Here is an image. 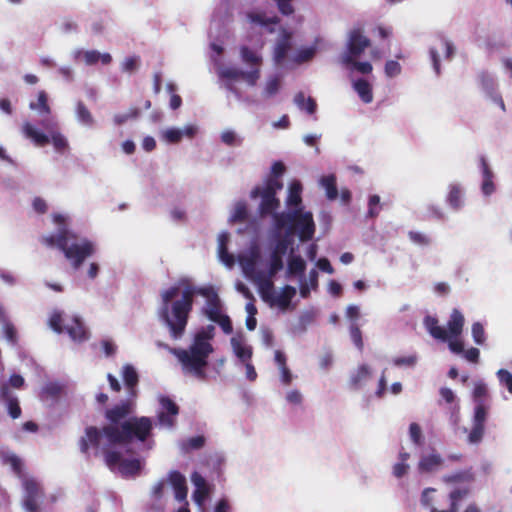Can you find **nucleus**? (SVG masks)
I'll return each instance as SVG.
<instances>
[{
    "label": "nucleus",
    "mask_w": 512,
    "mask_h": 512,
    "mask_svg": "<svg viewBox=\"0 0 512 512\" xmlns=\"http://www.w3.org/2000/svg\"><path fill=\"white\" fill-rule=\"evenodd\" d=\"M246 22L254 27L269 28L272 25L280 24V17L274 12L263 10L249 11L245 14Z\"/></svg>",
    "instance_id": "obj_12"
},
{
    "label": "nucleus",
    "mask_w": 512,
    "mask_h": 512,
    "mask_svg": "<svg viewBox=\"0 0 512 512\" xmlns=\"http://www.w3.org/2000/svg\"><path fill=\"white\" fill-rule=\"evenodd\" d=\"M62 392V387L57 383H48L43 388V393L51 399H57Z\"/></svg>",
    "instance_id": "obj_64"
},
{
    "label": "nucleus",
    "mask_w": 512,
    "mask_h": 512,
    "mask_svg": "<svg viewBox=\"0 0 512 512\" xmlns=\"http://www.w3.org/2000/svg\"><path fill=\"white\" fill-rule=\"evenodd\" d=\"M353 87L364 103L373 101L372 86L367 80L360 78L354 82Z\"/></svg>",
    "instance_id": "obj_30"
},
{
    "label": "nucleus",
    "mask_w": 512,
    "mask_h": 512,
    "mask_svg": "<svg viewBox=\"0 0 512 512\" xmlns=\"http://www.w3.org/2000/svg\"><path fill=\"white\" fill-rule=\"evenodd\" d=\"M472 337L476 344L483 345L486 340L485 330L480 322H475L472 325Z\"/></svg>",
    "instance_id": "obj_54"
},
{
    "label": "nucleus",
    "mask_w": 512,
    "mask_h": 512,
    "mask_svg": "<svg viewBox=\"0 0 512 512\" xmlns=\"http://www.w3.org/2000/svg\"><path fill=\"white\" fill-rule=\"evenodd\" d=\"M286 170L285 165L281 161H276L271 167V174L266 179H274L278 183H283L280 177Z\"/></svg>",
    "instance_id": "obj_57"
},
{
    "label": "nucleus",
    "mask_w": 512,
    "mask_h": 512,
    "mask_svg": "<svg viewBox=\"0 0 512 512\" xmlns=\"http://www.w3.org/2000/svg\"><path fill=\"white\" fill-rule=\"evenodd\" d=\"M169 482L174 490L175 499L182 503L187 502V482L186 478L179 471H171L168 476Z\"/></svg>",
    "instance_id": "obj_16"
},
{
    "label": "nucleus",
    "mask_w": 512,
    "mask_h": 512,
    "mask_svg": "<svg viewBox=\"0 0 512 512\" xmlns=\"http://www.w3.org/2000/svg\"><path fill=\"white\" fill-rule=\"evenodd\" d=\"M274 223L277 229L286 228L288 235L297 233L302 242L310 241L315 234L313 215L309 211L304 212L302 208L275 214Z\"/></svg>",
    "instance_id": "obj_5"
},
{
    "label": "nucleus",
    "mask_w": 512,
    "mask_h": 512,
    "mask_svg": "<svg viewBox=\"0 0 512 512\" xmlns=\"http://www.w3.org/2000/svg\"><path fill=\"white\" fill-rule=\"evenodd\" d=\"M66 332L75 341H84L88 339V332L78 318H74L72 323L66 326Z\"/></svg>",
    "instance_id": "obj_28"
},
{
    "label": "nucleus",
    "mask_w": 512,
    "mask_h": 512,
    "mask_svg": "<svg viewBox=\"0 0 512 512\" xmlns=\"http://www.w3.org/2000/svg\"><path fill=\"white\" fill-rule=\"evenodd\" d=\"M260 294H261V297L262 299L269 303L270 305L272 304V301H273V298H274V293H273V283L272 281L270 280H266L265 282H263L260 286Z\"/></svg>",
    "instance_id": "obj_53"
},
{
    "label": "nucleus",
    "mask_w": 512,
    "mask_h": 512,
    "mask_svg": "<svg viewBox=\"0 0 512 512\" xmlns=\"http://www.w3.org/2000/svg\"><path fill=\"white\" fill-rule=\"evenodd\" d=\"M248 218L247 206L244 202H239L236 204L234 213L231 217V221L233 222H244Z\"/></svg>",
    "instance_id": "obj_49"
},
{
    "label": "nucleus",
    "mask_w": 512,
    "mask_h": 512,
    "mask_svg": "<svg viewBox=\"0 0 512 512\" xmlns=\"http://www.w3.org/2000/svg\"><path fill=\"white\" fill-rule=\"evenodd\" d=\"M76 116L77 119L86 126H92L94 124L93 116L83 101H78L76 104Z\"/></svg>",
    "instance_id": "obj_43"
},
{
    "label": "nucleus",
    "mask_w": 512,
    "mask_h": 512,
    "mask_svg": "<svg viewBox=\"0 0 512 512\" xmlns=\"http://www.w3.org/2000/svg\"><path fill=\"white\" fill-rule=\"evenodd\" d=\"M199 293L202 296L207 297L208 299V308H216L220 307V300L217 293L213 290V288H203L199 290Z\"/></svg>",
    "instance_id": "obj_51"
},
{
    "label": "nucleus",
    "mask_w": 512,
    "mask_h": 512,
    "mask_svg": "<svg viewBox=\"0 0 512 512\" xmlns=\"http://www.w3.org/2000/svg\"><path fill=\"white\" fill-rule=\"evenodd\" d=\"M23 485L25 491L24 508L27 512H38V500L43 494L40 485L33 479H26Z\"/></svg>",
    "instance_id": "obj_11"
},
{
    "label": "nucleus",
    "mask_w": 512,
    "mask_h": 512,
    "mask_svg": "<svg viewBox=\"0 0 512 512\" xmlns=\"http://www.w3.org/2000/svg\"><path fill=\"white\" fill-rule=\"evenodd\" d=\"M220 76L225 79L230 80H244L248 85L254 86L256 85L258 79L260 78V69L253 68L250 71H243L236 67H226L221 70Z\"/></svg>",
    "instance_id": "obj_13"
},
{
    "label": "nucleus",
    "mask_w": 512,
    "mask_h": 512,
    "mask_svg": "<svg viewBox=\"0 0 512 512\" xmlns=\"http://www.w3.org/2000/svg\"><path fill=\"white\" fill-rule=\"evenodd\" d=\"M306 270V262L300 255H292L288 259L287 273L290 276L303 277Z\"/></svg>",
    "instance_id": "obj_31"
},
{
    "label": "nucleus",
    "mask_w": 512,
    "mask_h": 512,
    "mask_svg": "<svg viewBox=\"0 0 512 512\" xmlns=\"http://www.w3.org/2000/svg\"><path fill=\"white\" fill-rule=\"evenodd\" d=\"M102 435H104L103 429L99 430L95 426L87 427L85 429V435L79 440V447L81 452L87 454L91 447L98 449Z\"/></svg>",
    "instance_id": "obj_15"
},
{
    "label": "nucleus",
    "mask_w": 512,
    "mask_h": 512,
    "mask_svg": "<svg viewBox=\"0 0 512 512\" xmlns=\"http://www.w3.org/2000/svg\"><path fill=\"white\" fill-rule=\"evenodd\" d=\"M350 337L354 345L362 351L364 348V343L362 339V332L356 323H352L350 325Z\"/></svg>",
    "instance_id": "obj_50"
},
{
    "label": "nucleus",
    "mask_w": 512,
    "mask_h": 512,
    "mask_svg": "<svg viewBox=\"0 0 512 512\" xmlns=\"http://www.w3.org/2000/svg\"><path fill=\"white\" fill-rule=\"evenodd\" d=\"M119 470L124 476H135L141 470V463L138 459H125L120 463Z\"/></svg>",
    "instance_id": "obj_38"
},
{
    "label": "nucleus",
    "mask_w": 512,
    "mask_h": 512,
    "mask_svg": "<svg viewBox=\"0 0 512 512\" xmlns=\"http://www.w3.org/2000/svg\"><path fill=\"white\" fill-rule=\"evenodd\" d=\"M294 102L300 109L305 110L310 115L316 112V101L312 97L306 99L303 92H298L295 95Z\"/></svg>",
    "instance_id": "obj_35"
},
{
    "label": "nucleus",
    "mask_w": 512,
    "mask_h": 512,
    "mask_svg": "<svg viewBox=\"0 0 512 512\" xmlns=\"http://www.w3.org/2000/svg\"><path fill=\"white\" fill-rule=\"evenodd\" d=\"M195 293L194 287L189 284L182 290L180 285H173L161 293L158 315L169 328L173 339L181 338L185 332Z\"/></svg>",
    "instance_id": "obj_1"
},
{
    "label": "nucleus",
    "mask_w": 512,
    "mask_h": 512,
    "mask_svg": "<svg viewBox=\"0 0 512 512\" xmlns=\"http://www.w3.org/2000/svg\"><path fill=\"white\" fill-rule=\"evenodd\" d=\"M136 399L128 396L126 399L121 400L113 407L105 411V419L109 422L108 425H118L122 420L128 418L134 413L136 408Z\"/></svg>",
    "instance_id": "obj_8"
},
{
    "label": "nucleus",
    "mask_w": 512,
    "mask_h": 512,
    "mask_svg": "<svg viewBox=\"0 0 512 512\" xmlns=\"http://www.w3.org/2000/svg\"><path fill=\"white\" fill-rule=\"evenodd\" d=\"M215 334V327L208 325L196 332L191 345L187 349L174 348L172 354L178 359L182 372L205 381L207 379L206 367L208 358L213 352L210 340Z\"/></svg>",
    "instance_id": "obj_2"
},
{
    "label": "nucleus",
    "mask_w": 512,
    "mask_h": 512,
    "mask_svg": "<svg viewBox=\"0 0 512 512\" xmlns=\"http://www.w3.org/2000/svg\"><path fill=\"white\" fill-rule=\"evenodd\" d=\"M282 188L283 183H278L274 179H265L262 186H256L251 190V199L261 198L258 207V213L261 217L277 214L276 210L280 207V200L276 197V194Z\"/></svg>",
    "instance_id": "obj_6"
},
{
    "label": "nucleus",
    "mask_w": 512,
    "mask_h": 512,
    "mask_svg": "<svg viewBox=\"0 0 512 512\" xmlns=\"http://www.w3.org/2000/svg\"><path fill=\"white\" fill-rule=\"evenodd\" d=\"M443 482L447 484L465 483L471 484L475 481V473L472 467L464 470H459L455 473L444 475L442 478Z\"/></svg>",
    "instance_id": "obj_22"
},
{
    "label": "nucleus",
    "mask_w": 512,
    "mask_h": 512,
    "mask_svg": "<svg viewBox=\"0 0 512 512\" xmlns=\"http://www.w3.org/2000/svg\"><path fill=\"white\" fill-rule=\"evenodd\" d=\"M123 382L128 391V396L137 398L138 397V383L139 375L134 366L131 364H125L122 367L121 373Z\"/></svg>",
    "instance_id": "obj_17"
},
{
    "label": "nucleus",
    "mask_w": 512,
    "mask_h": 512,
    "mask_svg": "<svg viewBox=\"0 0 512 512\" xmlns=\"http://www.w3.org/2000/svg\"><path fill=\"white\" fill-rule=\"evenodd\" d=\"M22 131L24 135L31 139L37 146L43 147L46 146L50 142V138L48 135L37 130L32 124L26 122L23 125Z\"/></svg>",
    "instance_id": "obj_25"
},
{
    "label": "nucleus",
    "mask_w": 512,
    "mask_h": 512,
    "mask_svg": "<svg viewBox=\"0 0 512 512\" xmlns=\"http://www.w3.org/2000/svg\"><path fill=\"white\" fill-rule=\"evenodd\" d=\"M464 321V316L461 311L458 309H453L447 323L448 331L451 337L456 338L462 333Z\"/></svg>",
    "instance_id": "obj_24"
},
{
    "label": "nucleus",
    "mask_w": 512,
    "mask_h": 512,
    "mask_svg": "<svg viewBox=\"0 0 512 512\" xmlns=\"http://www.w3.org/2000/svg\"><path fill=\"white\" fill-rule=\"evenodd\" d=\"M368 213L367 216L370 218H375L379 215L380 212V197L378 195H371L369 197L368 202Z\"/></svg>",
    "instance_id": "obj_55"
},
{
    "label": "nucleus",
    "mask_w": 512,
    "mask_h": 512,
    "mask_svg": "<svg viewBox=\"0 0 512 512\" xmlns=\"http://www.w3.org/2000/svg\"><path fill=\"white\" fill-rule=\"evenodd\" d=\"M162 411L158 413V421L160 424L172 427L175 422V417L179 413L178 405L168 396H162L159 399Z\"/></svg>",
    "instance_id": "obj_14"
},
{
    "label": "nucleus",
    "mask_w": 512,
    "mask_h": 512,
    "mask_svg": "<svg viewBox=\"0 0 512 512\" xmlns=\"http://www.w3.org/2000/svg\"><path fill=\"white\" fill-rule=\"evenodd\" d=\"M461 198H462V192L461 189L454 185L451 187L449 194H448V202L449 204L454 208L458 209L461 206Z\"/></svg>",
    "instance_id": "obj_52"
},
{
    "label": "nucleus",
    "mask_w": 512,
    "mask_h": 512,
    "mask_svg": "<svg viewBox=\"0 0 512 512\" xmlns=\"http://www.w3.org/2000/svg\"><path fill=\"white\" fill-rule=\"evenodd\" d=\"M152 429V420L142 416L129 418L120 425H105L103 432L110 444H129L133 440L146 441Z\"/></svg>",
    "instance_id": "obj_4"
},
{
    "label": "nucleus",
    "mask_w": 512,
    "mask_h": 512,
    "mask_svg": "<svg viewBox=\"0 0 512 512\" xmlns=\"http://www.w3.org/2000/svg\"><path fill=\"white\" fill-rule=\"evenodd\" d=\"M283 266V256L272 251L269 261V276L273 277L277 272H279L283 268Z\"/></svg>",
    "instance_id": "obj_46"
},
{
    "label": "nucleus",
    "mask_w": 512,
    "mask_h": 512,
    "mask_svg": "<svg viewBox=\"0 0 512 512\" xmlns=\"http://www.w3.org/2000/svg\"><path fill=\"white\" fill-rule=\"evenodd\" d=\"M295 295L296 288L291 285H285L279 295H274L271 306H278L281 310H287Z\"/></svg>",
    "instance_id": "obj_23"
},
{
    "label": "nucleus",
    "mask_w": 512,
    "mask_h": 512,
    "mask_svg": "<svg viewBox=\"0 0 512 512\" xmlns=\"http://www.w3.org/2000/svg\"><path fill=\"white\" fill-rule=\"evenodd\" d=\"M410 458V454L406 451H401L399 453V462L394 464L393 468H392V474L396 477V478H402L403 476H405L408 471H409V464H407V461L409 460Z\"/></svg>",
    "instance_id": "obj_36"
},
{
    "label": "nucleus",
    "mask_w": 512,
    "mask_h": 512,
    "mask_svg": "<svg viewBox=\"0 0 512 512\" xmlns=\"http://www.w3.org/2000/svg\"><path fill=\"white\" fill-rule=\"evenodd\" d=\"M191 480L196 487L195 491L193 492V499L198 505H202L209 495V487L207 482L205 478L198 472H194L192 474Z\"/></svg>",
    "instance_id": "obj_20"
},
{
    "label": "nucleus",
    "mask_w": 512,
    "mask_h": 512,
    "mask_svg": "<svg viewBox=\"0 0 512 512\" xmlns=\"http://www.w3.org/2000/svg\"><path fill=\"white\" fill-rule=\"evenodd\" d=\"M289 236L290 235H288L286 233V236L280 238L276 242V244H275V246H274L272 251H274L275 253H278V254L284 256L287 253L288 248H289V246L291 244V240H290Z\"/></svg>",
    "instance_id": "obj_61"
},
{
    "label": "nucleus",
    "mask_w": 512,
    "mask_h": 512,
    "mask_svg": "<svg viewBox=\"0 0 512 512\" xmlns=\"http://www.w3.org/2000/svg\"><path fill=\"white\" fill-rule=\"evenodd\" d=\"M370 374L369 368L367 365H360L357 369V372L350 379V386L354 389H358L360 387L361 382L366 379Z\"/></svg>",
    "instance_id": "obj_44"
},
{
    "label": "nucleus",
    "mask_w": 512,
    "mask_h": 512,
    "mask_svg": "<svg viewBox=\"0 0 512 512\" xmlns=\"http://www.w3.org/2000/svg\"><path fill=\"white\" fill-rule=\"evenodd\" d=\"M370 44V40L364 34H350L347 49L341 56V63H354Z\"/></svg>",
    "instance_id": "obj_9"
},
{
    "label": "nucleus",
    "mask_w": 512,
    "mask_h": 512,
    "mask_svg": "<svg viewBox=\"0 0 512 512\" xmlns=\"http://www.w3.org/2000/svg\"><path fill=\"white\" fill-rule=\"evenodd\" d=\"M122 462L121 453L118 451H106L105 452V463L109 468H114L116 465L120 466Z\"/></svg>",
    "instance_id": "obj_62"
},
{
    "label": "nucleus",
    "mask_w": 512,
    "mask_h": 512,
    "mask_svg": "<svg viewBox=\"0 0 512 512\" xmlns=\"http://www.w3.org/2000/svg\"><path fill=\"white\" fill-rule=\"evenodd\" d=\"M320 185L326 191V197L329 200H335L338 197V189L336 184V176L334 174H329L321 177Z\"/></svg>",
    "instance_id": "obj_33"
},
{
    "label": "nucleus",
    "mask_w": 512,
    "mask_h": 512,
    "mask_svg": "<svg viewBox=\"0 0 512 512\" xmlns=\"http://www.w3.org/2000/svg\"><path fill=\"white\" fill-rule=\"evenodd\" d=\"M443 458L437 453L422 456L418 463L420 473H431L438 470L443 465Z\"/></svg>",
    "instance_id": "obj_21"
},
{
    "label": "nucleus",
    "mask_w": 512,
    "mask_h": 512,
    "mask_svg": "<svg viewBox=\"0 0 512 512\" xmlns=\"http://www.w3.org/2000/svg\"><path fill=\"white\" fill-rule=\"evenodd\" d=\"M417 359L418 358L415 354H411L408 356L395 357L393 359V364L397 367H402V366L413 367L416 365Z\"/></svg>",
    "instance_id": "obj_56"
},
{
    "label": "nucleus",
    "mask_w": 512,
    "mask_h": 512,
    "mask_svg": "<svg viewBox=\"0 0 512 512\" xmlns=\"http://www.w3.org/2000/svg\"><path fill=\"white\" fill-rule=\"evenodd\" d=\"M83 58L87 65H94L99 61L103 65H108L112 61V57L109 53H100L96 50L85 51Z\"/></svg>",
    "instance_id": "obj_34"
},
{
    "label": "nucleus",
    "mask_w": 512,
    "mask_h": 512,
    "mask_svg": "<svg viewBox=\"0 0 512 512\" xmlns=\"http://www.w3.org/2000/svg\"><path fill=\"white\" fill-rule=\"evenodd\" d=\"M497 377L501 385L505 386L509 393L512 394V373L506 369H500L497 372Z\"/></svg>",
    "instance_id": "obj_59"
},
{
    "label": "nucleus",
    "mask_w": 512,
    "mask_h": 512,
    "mask_svg": "<svg viewBox=\"0 0 512 512\" xmlns=\"http://www.w3.org/2000/svg\"><path fill=\"white\" fill-rule=\"evenodd\" d=\"M139 63V56L127 57L122 63V71L132 73L138 69Z\"/></svg>",
    "instance_id": "obj_60"
},
{
    "label": "nucleus",
    "mask_w": 512,
    "mask_h": 512,
    "mask_svg": "<svg viewBox=\"0 0 512 512\" xmlns=\"http://www.w3.org/2000/svg\"><path fill=\"white\" fill-rule=\"evenodd\" d=\"M479 82L482 89L487 93V95H492L496 91V85L494 79L487 72H482L479 75Z\"/></svg>",
    "instance_id": "obj_47"
},
{
    "label": "nucleus",
    "mask_w": 512,
    "mask_h": 512,
    "mask_svg": "<svg viewBox=\"0 0 512 512\" xmlns=\"http://www.w3.org/2000/svg\"><path fill=\"white\" fill-rule=\"evenodd\" d=\"M283 37L277 43L274 51V60L277 64H281L287 57L291 49V36L292 34H282Z\"/></svg>",
    "instance_id": "obj_27"
},
{
    "label": "nucleus",
    "mask_w": 512,
    "mask_h": 512,
    "mask_svg": "<svg viewBox=\"0 0 512 512\" xmlns=\"http://www.w3.org/2000/svg\"><path fill=\"white\" fill-rule=\"evenodd\" d=\"M385 75L389 78L398 76L401 71V65L395 60H388L384 67Z\"/></svg>",
    "instance_id": "obj_58"
},
{
    "label": "nucleus",
    "mask_w": 512,
    "mask_h": 512,
    "mask_svg": "<svg viewBox=\"0 0 512 512\" xmlns=\"http://www.w3.org/2000/svg\"><path fill=\"white\" fill-rule=\"evenodd\" d=\"M29 107L32 110H37L40 114L49 115L51 113V109L48 104V96L45 91H39L37 102H31Z\"/></svg>",
    "instance_id": "obj_42"
},
{
    "label": "nucleus",
    "mask_w": 512,
    "mask_h": 512,
    "mask_svg": "<svg viewBox=\"0 0 512 512\" xmlns=\"http://www.w3.org/2000/svg\"><path fill=\"white\" fill-rule=\"evenodd\" d=\"M228 242H229V234L228 233H222L219 235L218 239V253L220 259L226 264V265H233L234 264V257L228 252Z\"/></svg>",
    "instance_id": "obj_32"
},
{
    "label": "nucleus",
    "mask_w": 512,
    "mask_h": 512,
    "mask_svg": "<svg viewBox=\"0 0 512 512\" xmlns=\"http://www.w3.org/2000/svg\"><path fill=\"white\" fill-rule=\"evenodd\" d=\"M425 325L432 337L441 341L449 339L448 332L438 325V320L435 317L427 316L425 318Z\"/></svg>",
    "instance_id": "obj_29"
},
{
    "label": "nucleus",
    "mask_w": 512,
    "mask_h": 512,
    "mask_svg": "<svg viewBox=\"0 0 512 512\" xmlns=\"http://www.w3.org/2000/svg\"><path fill=\"white\" fill-rule=\"evenodd\" d=\"M316 50H317V48L315 46L302 48L297 52L293 61L296 64H302V63L308 62L313 59V57L316 54Z\"/></svg>",
    "instance_id": "obj_45"
},
{
    "label": "nucleus",
    "mask_w": 512,
    "mask_h": 512,
    "mask_svg": "<svg viewBox=\"0 0 512 512\" xmlns=\"http://www.w3.org/2000/svg\"><path fill=\"white\" fill-rule=\"evenodd\" d=\"M436 490L434 488H426L421 496V502L425 507H429L431 512H457L458 511V501L465 498L469 492V488H456L450 492L448 495L449 500V508L447 510H439L437 507L433 505L431 494L435 493Z\"/></svg>",
    "instance_id": "obj_7"
},
{
    "label": "nucleus",
    "mask_w": 512,
    "mask_h": 512,
    "mask_svg": "<svg viewBox=\"0 0 512 512\" xmlns=\"http://www.w3.org/2000/svg\"><path fill=\"white\" fill-rule=\"evenodd\" d=\"M165 481L161 480L156 483L152 489L151 496L154 500V504L150 507L155 512H163V505L160 503L164 495Z\"/></svg>",
    "instance_id": "obj_39"
},
{
    "label": "nucleus",
    "mask_w": 512,
    "mask_h": 512,
    "mask_svg": "<svg viewBox=\"0 0 512 512\" xmlns=\"http://www.w3.org/2000/svg\"><path fill=\"white\" fill-rule=\"evenodd\" d=\"M480 167L482 170L483 181L481 185L482 193L485 196H490L495 191V184L493 182V172L484 156L479 157Z\"/></svg>",
    "instance_id": "obj_19"
},
{
    "label": "nucleus",
    "mask_w": 512,
    "mask_h": 512,
    "mask_svg": "<svg viewBox=\"0 0 512 512\" xmlns=\"http://www.w3.org/2000/svg\"><path fill=\"white\" fill-rule=\"evenodd\" d=\"M233 21V8L228 0H222L215 8L212 22L218 26H225Z\"/></svg>",
    "instance_id": "obj_18"
},
{
    "label": "nucleus",
    "mask_w": 512,
    "mask_h": 512,
    "mask_svg": "<svg viewBox=\"0 0 512 512\" xmlns=\"http://www.w3.org/2000/svg\"><path fill=\"white\" fill-rule=\"evenodd\" d=\"M55 124H53L54 126ZM43 126L50 131L51 135V141L56 151L63 153L68 149V142L67 139L58 131L52 130V125H45Z\"/></svg>",
    "instance_id": "obj_37"
},
{
    "label": "nucleus",
    "mask_w": 512,
    "mask_h": 512,
    "mask_svg": "<svg viewBox=\"0 0 512 512\" xmlns=\"http://www.w3.org/2000/svg\"><path fill=\"white\" fill-rule=\"evenodd\" d=\"M487 415L488 407L484 403L476 404L474 409L472 429L468 435L469 443L478 444L482 441Z\"/></svg>",
    "instance_id": "obj_10"
},
{
    "label": "nucleus",
    "mask_w": 512,
    "mask_h": 512,
    "mask_svg": "<svg viewBox=\"0 0 512 512\" xmlns=\"http://www.w3.org/2000/svg\"><path fill=\"white\" fill-rule=\"evenodd\" d=\"M42 243L63 252L74 269L80 268L84 261L95 253V245L92 241L79 237L66 227L59 228L56 234L42 237Z\"/></svg>",
    "instance_id": "obj_3"
},
{
    "label": "nucleus",
    "mask_w": 512,
    "mask_h": 512,
    "mask_svg": "<svg viewBox=\"0 0 512 512\" xmlns=\"http://www.w3.org/2000/svg\"><path fill=\"white\" fill-rule=\"evenodd\" d=\"M240 52L242 61L245 64L259 68L262 62L261 56H259L255 51L251 50L247 46H242Z\"/></svg>",
    "instance_id": "obj_41"
},
{
    "label": "nucleus",
    "mask_w": 512,
    "mask_h": 512,
    "mask_svg": "<svg viewBox=\"0 0 512 512\" xmlns=\"http://www.w3.org/2000/svg\"><path fill=\"white\" fill-rule=\"evenodd\" d=\"M409 434H410V438L414 444L422 445V443H423L422 431H421V427L417 423L410 424Z\"/></svg>",
    "instance_id": "obj_63"
},
{
    "label": "nucleus",
    "mask_w": 512,
    "mask_h": 512,
    "mask_svg": "<svg viewBox=\"0 0 512 512\" xmlns=\"http://www.w3.org/2000/svg\"><path fill=\"white\" fill-rule=\"evenodd\" d=\"M301 192H302V185L300 182H293L289 186V194L287 198V205L294 206L297 208H300V204L302 203L301 198Z\"/></svg>",
    "instance_id": "obj_40"
},
{
    "label": "nucleus",
    "mask_w": 512,
    "mask_h": 512,
    "mask_svg": "<svg viewBox=\"0 0 512 512\" xmlns=\"http://www.w3.org/2000/svg\"><path fill=\"white\" fill-rule=\"evenodd\" d=\"M3 463L9 465L17 476L22 475L23 464L21 459L17 455L9 454L4 456Z\"/></svg>",
    "instance_id": "obj_48"
},
{
    "label": "nucleus",
    "mask_w": 512,
    "mask_h": 512,
    "mask_svg": "<svg viewBox=\"0 0 512 512\" xmlns=\"http://www.w3.org/2000/svg\"><path fill=\"white\" fill-rule=\"evenodd\" d=\"M231 346L235 355L243 362L247 363L252 357V348L245 346L242 337H232Z\"/></svg>",
    "instance_id": "obj_26"
}]
</instances>
